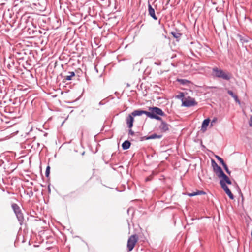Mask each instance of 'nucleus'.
<instances>
[{"instance_id": "obj_6", "label": "nucleus", "mask_w": 252, "mask_h": 252, "mask_svg": "<svg viewBox=\"0 0 252 252\" xmlns=\"http://www.w3.org/2000/svg\"><path fill=\"white\" fill-rule=\"evenodd\" d=\"M12 207L18 220H22L23 219V216L19 206L16 204H13Z\"/></svg>"}, {"instance_id": "obj_30", "label": "nucleus", "mask_w": 252, "mask_h": 252, "mask_svg": "<svg viewBox=\"0 0 252 252\" xmlns=\"http://www.w3.org/2000/svg\"><path fill=\"white\" fill-rule=\"evenodd\" d=\"M154 64L157 65H160L161 64V63L159 61H158L154 62Z\"/></svg>"}, {"instance_id": "obj_32", "label": "nucleus", "mask_w": 252, "mask_h": 252, "mask_svg": "<svg viewBox=\"0 0 252 252\" xmlns=\"http://www.w3.org/2000/svg\"><path fill=\"white\" fill-rule=\"evenodd\" d=\"M129 134L132 135L134 134V132L131 129H130L129 131Z\"/></svg>"}, {"instance_id": "obj_33", "label": "nucleus", "mask_w": 252, "mask_h": 252, "mask_svg": "<svg viewBox=\"0 0 252 252\" xmlns=\"http://www.w3.org/2000/svg\"><path fill=\"white\" fill-rule=\"evenodd\" d=\"M148 69H146L145 70V71H144V73H145V74H146V72H148Z\"/></svg>"}, {"instance_id": "obj_17", "label": "nucleus", "mask_w": 252, "mask_h": 252, "mask_svg": "<svg viewBox=\"0 0 252 252\" xmlns=\"http://www.w3.org/2000/svg\"><path fill=\"white\" fill-rule=\"evenodd\" d=\"M161 137V135H158L156 134H154L150 136L145 137V139L149 140V139H155V138H160Z\"/></svg>"}, {"instance_id": "obj_38", "label": "nucleus", "mask_w": 252, "mask_h": 252, "mask_svg": "<svg viewBox=\"0 0 252 252\" xmlns=\"http://www.w3.org/2000/svg\"><path fill=\"white\" fill-rule=\"evenodd\" d=\"M19 59H23V58H20Z\"/></svg>"}, {"instance_id": "obj_11", "label": "nucleus", "mask_w": 252, "mask_h": 252, "mask_svg": "<svg viewBox=\"0 0 252 252\" xmlns=\"http://www.w3.org/2000/svg\"><path fill=\"white\" fill-rule=\"evenodd\" d=\"M133 117L131 114L129 115L126 118V124H127L129 128H131L133 126Z\"/></svg>"}, {"instance_id": "obj_22", "label": "nucleus", "mask_w": 252, "mask_h": 252, "mask_svg": "<svg viewBox=\"0 0 252 252\" xmlns=\"http://www.w3.org/2000/svg\"><path fill=\"white\" fill-rule=\"evenodd\" d=\"M222 166H223L225 170L226 171V172L229 174L230 175V171L229 170L228 168V167L227 166V165L225 164V163H224V164H223Z\"/></svg>"}, {"instance_id": "obj_13", "label": "nucleus", "mask_w": 252, "mask_h": 252, "mask_svg": "<svg viewBox=\"0 0 252 252\" xmlns=\"http://www.w3.org/2000/svg\"><path fill=\"white\" fill-rule=\"evenodd\" d=\"M222 188L224 190L225 193L227 194V195L229 196L230 199L233 200L234 199V196L232 194V193H231L230 189H229L228 187L227 186V187H224V188Z\"/></svg>"}, {"instance_id": "obj_24", "label": "nucleus", "mask_w": 252, "mask_h": 252, "mask_svg": "<svg viewBox=\"0 0 252 252\" xmlns=\"http://www.w3.org/2000/svg\"><path fill=\"white\" fill-rule=\"evenodd\" d=\"M50 167L47 166L46 169L45 174L46 177H48L50 174Z\"/></svg>"}, {"instance_id": "obj_1", "label": "nucleus", "mask_w": 252, "mask_h": 252, "mask_svg": "<svg viewBox=\"0 0 252 252\" xmlns=\"http://www.w3.org/2000/svg\"><path fill=\"white\" fill-rule=\"evenodd\" d=\"M149 111L148 112L144 110H137L133 111L131 115L133 117H135L136 116H140L142 114H145L147 117L150 118L155 119L158 120H161V118L158 116H163L165 115L162 110L157 107H149Z\"/></svg>"}, {"instance_id": "obj_10", "label": "nucleus", "mask_w": 252, "mask_h": 252, "mask_svg": "<svg viewBox=\"0 0 252 252\" xmlns=\"http://www.w3.org/2000/svg\"><path fill=\"white\" fill-rule=\"evenodd\" d=\"M148 10L149 15L154 20L158 19V17L156 15L154 9L152 7V5L148 3Z\"/></svg>"}, {"instance_id": "obj_21", "label": "nucleus", "mask_w": 252, "mask_h": 252, "mask_svg": "<svg viewBox=\"0 0 252 252\" xmlns=\"http://www.w3.org/2000/svg\"><path fill=\"white\" fill-rule=\"evenodd\" d=\"M216 158L220 161V162L222 164V165L224 164L225 162H224L223 159L221 158L220 157L218 156H216Z\"/></svg>"}, {"instance_id": "obj_7", "label": "nucleus", "mask_w": 252, "mask_h": 252, "mask_svg": "<svg viewBox=\"0 0 252 252\" xmlns=\"http://www.w3.org/2000/svg\"><path fill=\"white\" fill-rule=\"evenodd\" d=\"M211 163L214 172L218 177L219 175H220L221 173H222L223 171L222 169L220 166H218L217 163L215 162V161L214 159H212Z\"/></svg>"}, {"instance_id": "obj_26", "label": "nucleus", "mask_w": 252, "mask_h": 252, "mask_svg": "<svg viewBox=\"0 0 252 252\" xmlns=\"http://www.w3.org/2000/svg\"><path fill=\"white\" fill-rule=\"evenodd\" d=\"M232 97L234 98V99L235 100V101L237 102H238L239 104L240 103V102L236 94H234V95H233Z\"/></svg>"}, {"instance_id": "obj_16", "label": "nucleus", "mask_w": 252, "mask_h": 252, "mask_svg": "<svg viewBox=\"0 0 252 252\" xmlns=\"http://www.w3.org/2000/svg\"><path fill=\"white\" fill-rule=\"evenodd\" d=\"M73 76H75V71H68V75H64V79H71Z\"/></svg>"}, {"instance_id": "obj_23", "label": "nucleus", "mask_w": 252, "mask_h": 252, "mask_svg": "<svg viewBox=\"0 0 252 252\" xmlns=\"http://www.w3.org/2000/svg\"><path fill=\"white\" fill-rule=\"evenodd\" d=\"M218 121V119L217 118H214L212 120V121L211 122V126H212L215 123H217Z\"/></svg>"}, {"instance_id": "obj_15", "label": "nucleus", "mask_w": 252, "mask_h": 252, "mask_svg": "<svg viewBox=\"0 0 252 252\" xmlns=\"http://www.w3.org/2000/svg\"><path fill=\"white\" fill-rule=\"evenodd\" d=\"M130 142L128 140H126L122 144V147L124 150H126L130 147Z\"/></svg>"}, {"instance_id": "obj_19", "label": "nucleus", "mask_w": 252, "mask_h": 252, "mask_svg": "<svg viewBox=\"0 0 252 252\" xmlns=\"http://www.w3.org/2000/svg\"><path fill=\"white\" fill-rule=\"evenodd\" d=\"M75 76L77 77H81L83 74V71L81 69H78L77 70H75Z\"/></svg>"}, {"instance_id": "obj_37", "label": "nucleus", "mask_w": 252, "mask_h": 252, "mask_svg": "<svg viewBox=\"0 0 252 252\" xmlns=\"http://www.w3.org/2000/svg\"><path fill=\"white\" fill-rule=\"evenodd\" d=\"M143 79H146V77H144Z\"/></svg>"}, {"instance_id": "obj_18", "label": "nucleus", "mask_w": 252, "mask_h": 252, "mask_svg": "<svg viewBox=\"0 0 252 252\" xmlns=\"http://www.w3.org/2000/svg\"><path fill=\"white\" fill-rule=\"evenodd\" d=\"M205 194V192L203 191H197V192H193L191 193H189L188 195L189 196H193L197 195H201Z\"/></svg>"}, {"instance_id": "obj_28", "label": "nucleus", "mask_w": 252, "mask_h": 252, "mask_svg": "<svg viewBox=\"0 0 252 252\" xmlns=\"http://www.w3.org/2000/svg\"><path fill=\"white\" fill-rule=\"evenodd\" d=\"M26 74L27 75V76H26L27 77H28L29 76H32V74L31 73V72L29 71H28V70L26 71Z\"/></svg>"}, {"instance_id": "obj_27", "label": "nucleus", "mask_w": 252, "mask_h": 252, "mask_svg": "<svg viewBox=\"0 0 252 252\" xmlns=\"http://www.w3.org/2000/svg\"><path fill=\"white\" fill-rule=\"evenodd\" d=\"M184 94L183 93H181L179 95H177V97L178 98H184Z\"/></svg>"}, {"instance_id": "obj_31", "label": "nucleus", "mask_w": 252, "mask_h": 252, "mask_svg": "<svg viewBox=\"0 0 252 252\" xmlns=\"http://www.w3.org/2000/svg\"><path fill=\"white\" fill-rule=\"evenodd\" d=\"M228 93L232 96L233 97V95H234L235 94H234V93L232 92V91H230V90H228L227 91Z\"/></svg>"}, {"instance_id": "obj_5", "label": "nucleus", "mask_w": 252, "mask_h": 252, "mask_svg": "<svg viewBox=\"0 0 252 252\" xmlns=\"http://www.w3.org/2000/svg\"><path fill=\"white\" fill-rule=\"evenodd\" d=\"M182 105L186 107H191L197 104V102L194 98L190 96L182 99Z\"/></svg>"}, {"instance_id": "obj_8", "label": "nucleus", "mask_w": 252, "mask_h": 252, "mask_svg": "<svg viewBox=\"0 0 252 252\" xmlns=\"http://www.w3.org/2000/svg\"><path fill=\"white\" fill-rule=\"evenodd\" d=\"M5 64L7 66L9 69H11L15 67V61L14 57L12 58L10 57L7 60L4 62Z\"/></svg>"}, {"instance_id": "obj_12", "label": "nucleus", "mask_w": 252, "mask_h": 252, "mask_svg": "<svg viewBox=\"0 0 252 252\" xmlns=\"http://www.w3.org/2000/svg\"><path fill=\"white\" fill-rule=\"evenodd\" d=\"M210 122V120L209 118L205 119L203 121V123L202 124V126H201V130L203 131H205L206 130L207 127L208 126Z\"/></svg>"}, {"instance_id": "obj_4", "label": "nucleus", "mask_w": 252, "mask_h": 252, "mask_svg": "<svg viewBox=\"0 0 252 252\" xmlns=\"http://www.w3.org/2000/svg\"><path fill=\"white\" fill-rule=\"evenodd\" d=\"M218 177L221 179L220 180V184L221 188L227 187L226 185V183L228 185H230L232 183L229 177L226 176L223 172L219 175Z\"/></svg>"}, {"instance_id": "obj_14", "label": "nucleus", "mask_w": 252, "mask_h": 252, "mask_svg": "<svg viewBox=\"0 0 252 252\" xmlns=\"http://www.w3.org/2000/svg\"><path fill=\"white\" fill-rule=\"evenodd\" d=\"M171 34L177 39V41H179L182 35V33L177 32H172Z\"/></svg>"}, {"instance_id": "obj_34", "label": "nucleus", "mask_w": 252, "mask_h": 252, "mask_svg": "<svg viewBox=\"0 0 252 252\" xmlns=\"http://www.w3.org/2000/svg\"><path fill=\"white\" fill-rule=\"evenodd\" d=\"M158 24H159V25H160V24H161V19H159V21H158Z\"/></svg>"}, {"instance_id": "obj_25", "label": "nucleus", "mask_w": 252, "mask_h": 252, "mask_svg": "<svg viewBox=\"0 0 252 252\" xmlns=\"http://www.w3.org/2000/svg\"><path fill=\"white\" fill-rule=\"evenodd\" d=\"M178 81H179L181 84H185L186 82H188V83L190 82V81H189L187 80H185L181 79V80H178Z\"/></svg>"}, {"instance_id": "obj_29", "label": "nucleus", "mask_w": 252, "mask_h": 252, "mask_svg": "<svg viewBox=\"0 0 252 252\" xmlns=\"http://www.w3.org/2000/svg\"><path fill=\"white\" fill-rule=\"evenodd\" d=\"M65 75H68V71H64L63 73H61V75L64 78V76Z\"/></svg>"}, {"instance_id": "obj_9", "label": "nucleus", "mask_w": 252, "mask_h": 252, "mask_svg": "<svg viewBox=\"0 0 252 252\" xmlns=\"http://www.w3.org/2000/svg\"><path fill=\"white\" fill-rule=\"evenodd\" d=\"M160 121L161 123L159 126L160 131L162 132H165L167 131H168L169 130L170 126L167 123H166L165 122L163 121L162 119Z\"/></svg>"}, {"instance_id": "obj_2", "label": "nucleus", "mask_w": 252, "mask_h": 252, "mask_svg": "<svg viewBox=\"0 0 252 252\" xmlns=\"http://www.w3.org/2000/svg\"><path fill=\"white\" fill-rule=\"evenodd\" d=\"M212 75L217 78H222V79H230L228 73L223 71L222 69H219L217 67L212 69Z\"/></svg>"}, {"instance_id": "obj_3", "label": "nucleus", "mask_w": 252, "mask_h": 252, "mask_svg": "<svg viewBox=\"0 0 252 252\" xmlns=\"http://www.w3.org/2000/svg\"><path fill=\"white\" fill-rule=\"evenodd\" d=\"M138 240L136 235H131L128 239L127 247L129 251H131L134 248Z\"/></svg>"}, {"instance_id": "obj_36", "label": "nucleus", "mask_w": 252, "mask_h": 252, "mask_svg": "<svg viewBox=\"0 0 252 252\" xmlns=\"http://www.w3.org/2000/svg\"><path fill=\"white\" fill-rule=\"evenodd\" d=\"M18 87H22V86H21V85H18Z\"/></svg>"}, {"instance_id": "obj_20", "label": "nucleus", "mask_w": 252, "mask_h": 252, "mask_svg": "<svg viewBox=\"0 0 252 252\" xmlns=\"http://www.w3.org/2000/svg\"><path fill=\"white\" fill-rule=\"evenodd\" d=\"M238 36L242 43H247L248 42V40L244 38L242 35H238Z\"/></svg>"}, {"instance_id": "obj_35", "label": "nucleus", "mask_w": 252, "mask_h": 252, "mask_svg": "<svg viewBox=\"0 0 252 252\" xmlns=\"http://www.w3.org/2000/svg\"><path fill=\"white\" fill-rule=\"evenodd\" d=\"M19 89V90H22V89H23V88H20Z\"/></svg>"}]
</instances>
